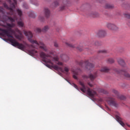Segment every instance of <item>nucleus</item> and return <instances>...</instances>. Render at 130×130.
Listing matches in <instances>:
<instances>
[{
    "label": "nucleus",
    "instance_id": "25",
    "mask_svg": "<svg viewBox=\"0 0 130 130\" xmlns=\"http://www.w3.org/2000/svg\"><path fill=\"white\" fill-rule=\"evenodd\" d=\"M65 44L67 46L69 47H71L72 48H76V47H77L76 45H73L72 44H69V43L66 42Z\"/></svg>",
    "mask_w": 130,
    "mask_h": 130
},
{
    "label": "nucleus",
    "instance_id": "41",
    "mask_svg": "<svg viewBox=\"0 0 130 130\" xmlns=\"http://www.w3.org/2000/svg\"><path fill=\"white\" fill-rule=\"evenodd\" d=\"M22 0H19V2H22Z\"/></svg>",
    "mask_w": 130,
    "mask_h": 130
},
{
    "label": "nucleus",
    "instance_id": "32",
    "mask_svg": "<svg viewBox=\"0 0 130 130\" xmlns=\"http://www.w3.org/2000/svg\"><path fill=\"white\" fill-rule=\"evenodd\" d=\"M77 50H79V51H82L83 50V48L81 46H79L78 47H76Z\"/></svg>",
    "mask_w": 130,
    "mask_h": 130
},
{
    "label": "nucleus",
    "instance_id": "3",
    "mask_svg": "<svg viewBox=\"0 0 130 130\" xmlns=\"http://www.w3.org/2000/svg\"><path fill=\"white\" fill-rule=\"evenodd\" d=\"M7 2L9 3L10 4V7L7 5L6 3H4L3 4V6L5 9H7V10H10L9 15H13L14 17L13 18L11 17H7L8 20H10V22H12V23L15 22L16 20H18V18H17V16L16 15H15V11H14V9L16 8V6H17V0H13V2H12V0H7Z\"/></svg>",
    "mask_w": 130,
    "mask_h": 130
},
{
    "label": "nucleus",
    "instance_id": "12",
    "mask_svg": "<svg viewBox=\"0 0 130 130\" xmlns=\"http://www.w3.org/2000/svg\"><path fill=\"white\" fill-rule=\"evenodd\" d=\"M107 102H108V104L111 106H114V107H117L118 106V104L114 101V99L113 98H108Z\"/></svg>",
    "mask_w": 130,
    "mask_h": 130
},
{
    "label": "nucleus",
    "instance_id": "27",
    "mask_svg": "<svg viewBox=\"0 0 130 130\" xmlns=\"http://www.w3.org/2000/svg\"><path fill=\"white\" fill-rule=\"evenodd\" d=\"M39 20H40L41 22H44V17L40 15L39 17Z\"/></svg>",
    "mask_w": 130,
    "mask_h": 130
},
{
    "label": "nucleus",
    "instance_id": "39",
    "mask_svg": "<svg viewBox=\"0 0 130 130\" xmlns=\"http://www.w3.org/2000/svg\"><path fill=\"white\" fill-rule=\"evenodd\" d=\"M0 26H2V27H4L5 28H7V25L2 24L1 23H0Z\"/></svg>",
    "mask_w": 130,
    "mask_h": 130
},
{
    "label": "nucleus",
    "instance_id": "5",
    "mask_svg": "<svg viewBox=\"0 0 130 130\" xmlns=\"http://www.w3.org/2000/svg\"><path fill=\"white\" fill-rule=\"evenodd\" d=\"M7 26L9 27L8 29H5L0 28V31H2V32H0L1 36H5V35H7L8 37H10V38H14V37H13V35L11 32H13V29L11 28H14V27H15V24L7 23Z\"/></svg>",
    "mask_w": 130,
    "mask_h": 130
},
{
    "label": "nucleus",
    "instance_id": "23",
    "mask_svg": "<svg viewBox=\"0 0 130 130\" xmlns=\"http://www.w3.org/2000/svg\"><path fill=\"white\" fill-rule=\"evenodd\" d=\"M30 2L32 5H35V6H39V3L37 0H30Z\"/></svg>",
    "mask_w": 130,
    "mask_h": 130
},
{
    "label": "nucleus",
    "instance_id": "21",
    "mask_svg": "<svg viewBox=\"0 0 130 130\" xmlns=\"http://www.w3.org/2000/svg\"><path fill=\"white\" fill-rule=\"evenodd\" d=\"M102 73H108L110 71V69L108 67H102L101 69L100 70Z\"/></svg>",
    "mask_w": 130,
    "mask_h": 130
},
{
    "label": "nucleus",
    "instance_id": "30",
    "mask_svg": "<svg viewBox=\"0 0 130 130\" xmlns=\"http://www.w3.org/2000/svg\"><path fill=\"white\" fill-rule=\"evenodd\" d=\"M98 52L99 53H107V51L106 50H101Z\"/></svg>",
    "mask_w": 130,
    "mask_h": 130
},
{
    "label": "nucleus",
    "instance_id": "11",
    "mask_svg": "<svg viewBox=\"0 0 130 130\" xmlns=\"http://www.w3.org/2000/svg\"><path fill=\"white\" fill-rule=\"evenodd\" d=\"M16 11L18 16L20 17V20L19 21H18L17 24L18 26H19L20 27H23L24 22H23V21H22V18H21L22 15H23V12L20 9H17Z\"/></svg>",
    "mask_w": 130,
    "mask_h": 130
},
{
    "label": "nucleus",
    "instance_id": "4",
    "mask_svg": "<svg viewBox=\"0 0 130 130\" xmlns=\"http://www.w3.org/2000/svg\"><path fill=\"white\" fill-rule=\"evenodd\" d=\"M118 62L119 64L121 66V67L124 68V69H123V70H119V69H114V72L117 73V74H122L123 75H124L125 78H127V79H129V80H130V75L128 73H127V70H128V68L125 65V62H124L123 59L121 58L118 59Z\"/></svg>",
    "mask_w": 130,
    "mask_h": 130
},
{
    "label": "nucleus",
    "instance_id": "16",
    "mask_svg": "<svg viewBox=\"0 0 130 130\" xmlns=\"http://www.w3.org/2000/svg\"><path fill=\"white\" fill-rule=\"evenodd\" d=\"M98 35L99 37H105L106 36V31L104 29H101L99 31Z\"/></svg>",
    "mask_w": 130,
    "mask_h": 130
},
{
    "label": "nucleus",
    "instance_id": "9",
    "mask_svg": "<svg viewBox=\"0 0 130 130\" xmlns=\"http://www.w3.org/2000/svg\"><path fill=\"white\" fill-rule=\"evenodd\" d=\"M70 1L69 0H62L61 5L59 8V11H63L67 9V7L69 6Z\"/></svg>",
    "mask_w": 130,
    "mask_h": 130
},
{
    "label": "nucleus",
    "instance_id": "14",
    "mask_svg": "<svg viewBox=\"0 0 130 130\" xmlns=\"http://www.w3.org/2000/svg\"><path fill=\"white\" fill-rule=\"evenodd\" d=\"M49 29V26H48V25H46L42 29H41L40 28H36L35 31L37 32V33H41V32H46L48 31Z\"/></svg>",
    "mask_w": 130,
    "mask_h": 130
},
{
    "label": "nucleus",
    "instance_id": "20",
    "mask_svg": "<svg viewBox=\"0 0 130 130\" xmlns=\"http://www.w3.org/2000/svg\"><path fill=\"white\" fill-rule=\"evenodd\" d=\"M17 31L20 35H15V38L17 39H18V40H21L22 38H23V35H22V32H21V31H20L19 30H17Z\"/></svg>",
    "mask_w": 130,
    "mask_h": 130
},
{
    "label": "nucleus",
    "instance_id": "13",
    "mask_svg": "<svg viewBox=\"0 0 130 130\" xmlns=\"http://www.w3.org/2000/svg\"><path fill=\"white\" fill-rule=\"evenodd\" d=\"M107 27L109 30H111L112 31H117V30H118V27L114 24L108 23Z\"/></svg>",
    "mask_w": 130,
    "mask_h": 130
},
{
    "label": "nucleus",
    "instance_id": "37",
    "mask_svg": "<svg viewBox=\"0 0 130 130\" xmlns=\"http://www.w3.org/2000/svg\"><path fill=\"white\" fill-rule=\"evenodd\" d=\"M54 46H55V47H58V44H57L56 42H54Z\"/></svg>",
    "mask_w": 130,
    "mask_h": 130
},
{
    "label": "nucleus",
    "instance_id": "31",
    "mask_svg": "<svg viewBox=\"0 0 130 130\" xmlns=\"http://www.w3.org/2000/svg\"><path fill=\"white\" fill-rule=\"evenodd\" d=\"M29 17H30L31 18H35V14H34V13L31 12L30 14H29Z\"/></svg>",
    "mask_w": 130,
    "mask_h": 130
},
{
    "label": "nucleus",
    "instance_id": "8",
    "mask_svg": "<svg viewBox=\"0 0 130 130\" xmlns=\"http://www.w3.org/2000/svg\"><path fill=\"white\" fill-rule=\"evenodd\" d=\"M78 64L81 67H83V64H85V68L87 69V70H91V69H93V68H94V64L89 63V61L88 60L85 61V62L81 61L79 62Z\"/></svg>",
    "mask_w": 130,
    "mask_h": 130
},
{
    "label": "nucleus",
    "instance_id": "35",
    "mask_svg": "<svg viewBox=\"0 0 130 130\" xmlns=\"http://www.w3.org/2000/svg\"><path fill=\"white\" fill-rule=\"evenodd\" d=\"M0 13H2V14H4V7H0Z\"/></svg>",
    "mask_w": 130,
    "mask_h": 130
},
{
    "label": "nucleus",
    "instance_id": "7",
    "mask_svg": "<svg viewBox=\"0 0 130 130\" xmlns=\"http://www.w3.org/2000/svg\"><path fill=\"white\" fill-rule=\"evenodd\" d=\"M8 41L11 42L12 45L13 46H15V47H17L19 49H21V50H24L25 47L23 44L19 43L15 39L9 38Z\"/></svg>",
    "mask_w": 130,
    "mask_h": 130
},
{
    "label": "nucleus",
    "instance_id": "18",
    "mask_svg": "<svg viewBox=\"0 0 130 130\" xmlns=\"http://www.w3.org/2000/svg\"><path fill=\"white\" fill-rule=\"evenodd\" d=\"M81 70L79 69L78 70L73 71V78L75 80H78V77L77 76L79 75V73H80Z\"/></svg>",
    "mask_w": 130,
    "mask_h": 130
},
{
    "label": "nucleus",
    "instance_id": "15",
    "mask_svg": "<svg viewBox=\"0 0 130 130\" xmlns=\"http://www.w3.org/2000/svg\"><path fill=\"white\" fill-rule=\"evenodd\" d=\"M112 92L116 95V96H117V98L120 99V100H124V99H125V96L123 95H119L118 91L113 89Z\"/></svg>",
    "mask_w": 130,
    "mask_h": 130
},
{
    "label": "nucleus",
    "instance_id": "29",
    "mask_svg": "<svg viewBox=\"0 0 130 130\" xmlns=\"http://www.w3.org/2000/svg\"><path fill=\"white\" fill-rule=\"evenodd\" d=\"M53 5H54V7H57L58 5H59V2H58V0L55 1L53 3Z\"/></svg>",
    "mask_w": 130,
    "mask_h": 130
},
{
    "label": "nucleus",
    "instance_id": "26",
    "mask_svg": "<svg viewBox=\"0 0 130 130\" xmlns=\"http://www.w3.org/2000/svg\"><path fill=\"white\" fill-rule=\"evenodd\" d=\"M107 61L109 63H113V62H114V59L112 58H110L107 60Z\"/></svg>",
    "mask_w": 130,
    "mask_h": 130
},
{
    "label": "nucleus",
    "instance_id": "6",
    "mask_svg": "<svg viewBox=\"0 0 130 130\" xmlns=\"http://www.w3.org/2000/svg\"><path fill=\"white\" fill-rule=\"evenodd\" d=\"M79 85L82 86L81 88H80L81 91L83 92V93H86V92H87V94L90 97H91V98H94V96H96L97 95V93L96 91L91 90L89 88H88L87 90V88H86V86L84 84V82H82V80H79Z\"/></svg>",
    "mask_w": 130,
    "mask_h": 130
},
{
    "label": "nucleus",
    "instance_id": "36",
    "mask_svg": "<svg viewBox=\"0 0 130 130\" xmlns=\"http://www.w3.org/2000/svg\"><path fill=\"white\" fill-rule=\"evenodd\" d=\"M23 8H24V9H28V5H27V4L24 3L23 4Z\"/></svg>",
    "mask_w": 130,
    "mask_h": 130
},
{
    "label": "nucleus",
    "instance_id": "38",
    "mask_svg": "<svg viewBox=\"0 0 130 130\" xmlns=\"http://www.w3.org/2000/svg\"><path fill=\"white\" fill-rule=\"evenodd\" d=\"M87 84L90 87H93V84H91L90 82H87Z\"/></svg>",
    "mask_w": 130,
    "mask_h": 130
},
{
    "label": "nucleus",
    "instance_id": "24",
    "mask_svg": "<svg viewBox=\"0 0 130 130\" xmlns=\"http://www.w3.org/2000/svg\"><path fill=\"white\" fill-rule=\"evenodd\" d=\"M105 8L106 9H113V8H114V6H113V5L107 4L105 5Z\"/></svg>",
    "mask_w": 130,
    "mask_h": 130
},
{
    "label": "nucleus",
    "instance_id": "1",
    "mask_svg": "<svg viewBox=\"0 0 130 130\" xmlns=\"http://www.w3.org/2000/svg\"><path fill=\"white\" fill-rule=\"evenodd\" d=\"M40 55L41 57H42L43 58L42 61L46 63V66L49 68V69H54V70H55L56 71L59 70V71L62 73H64V72H66V74H68V72H70V68L68 67H65L63 70L62 67H60L57 65L53 64V62H52V60L53 61H58V58H53L50 56V55L46 54L43 52H41Z\"/></svg>",
    "mask_w": 130,
    "mask_h": 130
},
{
    "label": "nucleus",
    "instance_id": "22",
    "mask_svg": "<svg viewBox=\"0 0 130 130\" xmlns=\"http://www.w3.org/2000/svg\"><path fill=\"white\" fill-rule=\"evenodd\" d=\"M28 52L31 55H35L38 53L37 51L35 49H30L29 50Z\"/></svg>",
    "mask_w": 130,
    "mask_h": 130
},
{
    "label": "nucleus",
    "instance_id": "17",
    "mask_svg": "<svg viewBox=\"0 0 130 130\" xmlns=\"http://www.w3.org/2000/svg\"><path fill=\"white\" fill-rule=\"evenodd\" d=\"M116 119L118 121V122H119V123H120V124L122 125V126L124 127V125H125V124H124V123L122 122V119L119 116L116 115Z\"/></svg>",
    "mask_w": 130,
    "mask_h": 130
},
{
    "label": "nucleus",
    "instance_id": "19",
    "mask_svg": "<svg viewBox=\"0 0 130 130\" xmlns=\"http://www.w3.org/2000/svg\"><path fill=\"white\" fill-rule=\"evenodd\" d=\"M45 16L46 18H49V16H50V11L48 8H45Z\"/></svg>",
    "mask_w": 130,
    "mask_h": 130
},
{
    "label": "nucleus",
    "instance_id": "33",
    "mask_svg": "<svg viewBox=\"0 0 130 130\" xmlns=\"http://www.w3.org/2000/svg\"><path fill=\"white\" fill-rule=\"evenodd\" d=\"M56 63H57V64H58V66H61L62 67H63V63H62L60 61H58Z\"/></svg>",
    "mask_w": 130,
    "mask_h": 130
},
{
    "label": "nucleus",
    "instance_id": "40",
    "mask_svg": "<svg viewBox=\"0 0 130 130\" xmlns=\"http://www.w3.org/2000/svg\"><path fill=\"white\" fill-rule=\"evenodd\" d=\"M127 126H128V127H130V125H127Z\"/></svg>",
    "mask_w": 130,
    "mask_h": 130
},
{
    "label": "nucleus",
    "instance_id": "34",
    "mask_svg": "<svg viewBox=\"0 0 130 130\" xmlns=\"http://www.w3.org/2000/svg\"><path fill=\"white\" fill-rule=\"evenodd\" d=\"M73 86L75 88V89H77V90H79V87H78V85H76L75 83H73Z\"/></svg>",
    "mask_w": 130,
    "mask_h": 130
},
{
    "label": "nucleus",
    "instance_id": "10",
    "mask_svg": "<svg viewBox=\"0 0 130 130\" xmlns=\"http://www.w3.org/2000/svg\"><path fill=\"white\" fill-rule=\"evenodd\" d=\"M98 74V71L96 72L94 74H90L88 76H87L86 75H83L82 76V78L86 80V79H90V80L93 82L97 78V75Z\"/></svg>",
    "mask_w": 130,
    "mask_h": 130
},
{
    "label": "nucleus",
    "instance_id": "28",
    "mask_svg": "<svg viewBox=\"0 0 130 130\" xmlns=\"http://www.w3.org/2000/svg\"><path fill=\"white\" fill-rule=\"evenodd\" d=\"M123 15H124V17H125V18H127V19H130V14L129 13H124Z\"/></svg>",
    "mask_w": 130,
    "mask_h": 130
},
{
    "label": "nucleus",
    "instance_id": "2",
    "mask_svg": "<svg viewBox=\"0 0 130 130\" xmlns=\"http://www.w3.org/2000/svg\"><path fill=\"white\" fill-rule=\"evenodd\" d=\"M24 34L25 35V36H27L28 37V41L30 43L32 44V45H26L29 48H37L36 46H34V44H36L37 46H39V48L40 49H42L45 52H48V49H47V47L43 43V42L40 41L39 42H38L37 41L34 40L32 39L31 38L33 37V34H32V32L30 31H24Z\"/></svg>",
    "mask_w": 130,
    "mask_h": 130
}]
</instances>
